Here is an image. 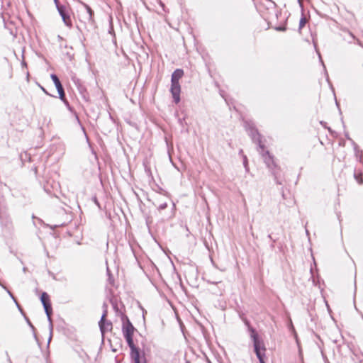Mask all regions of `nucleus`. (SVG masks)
I'll return each instance as SVG.
<instances>
[{"mask_svg": "<svg viewBox=\"0 0 363 363\" xmlns=\"http://www.w3.org/2000/svg\"><path fill=\"white\" fill-rule=\"evenodd\" d=\"M183 75L184 71L182 69H177L172 74L170 92L175 104H178L181 100V86L179 84V79L183 77Z\"/></svg>", "mask_w": 363, "mask_h": 363, "instance_id": "obj_1", "label": "nucleus"}, {"mask_svg": "<svg viewBox=\"0 0 363 363\" xmlns=\"http://www.w3.org/2000/svg\"><path fill=\"white\" fill-rule=\"evenodd\" d=\"M244 126L252 142L257 145L259 149L263 150L265 146L262 143V135L257 129L255 123L251 121H245L244 122Z\"/></svg>", "mask_w": 363, "mask_h": 363, "instance_id": "obj_2", "label": "nucleus"}, {"mask_svg": "<svg viewBox=\"0 0 363 363\" xmlns=\"http://www.w3.org/2000/svg\"><path fill=\"white\" fill-rule=\"evenodd\" d=\"M127 345L130 350V357L133 363H137L142 361L143 359H146L144 352L141 351L140 349L135 346L133 342V335L123 336Z\"/></svg>", "mask_w": 363, "mask_h": 363, "instance_id": "obj_3", "label": "nucleus"}, {"mask_svg": "<svg viewBox=\"0 0 363 363\" xmlns=\"http://www.w3.org/2000/svg\"><path fill=\"white\" fill-rule=\"evenodd\" d=\"M50 77L53 83L55 84L56 89L58 92L59 98L62 101H63V103L66 105L68 109L72 111V107L69 106V104L67 99H66L64 87L58 77L55 74H51Z\"/></svg>", "mask_w": 363, "mask_h": 363, "instance_id": "obj_4", "label": "nucleus"}, {"mask_svg": "<svg viewBox=\"0 0 363 363\" xmlns=\"http://www.w3.org/2000/svg\"><path fill=\"white\" fill-rule=\"evenodd\" d=\"M259 151L271 173H272L273 170L277 171L279 169L274 161V156L270 154L269 150H265L264 149L262 150L259 149Z\"/></svg>", "mask_w": 363, "mask_h": 363, "instance_id": "obj_5", "label": "nucleus"}, {"mask_svg": "<svg viewBox=\"0 0 363 363\" xmlns=\"http://www.w3.org/2000/svg\"><path fill=\"white\" fill-rule=\"evenodd\" d=\"M254 352L259 359V363H266L265 358H266V347L264 343V341L262 342H257L256 340H254V345H253Z\"/></svg>", "mask_w": 363, "mask_h": 363, "instance_id": "obj_6", "label": "nucleus"}, {"mask_svg": "<svg viewBox=\"0 0 363 363\" xmlns=\"http://www.w3.org/2000/svg\"><path fill=\"white\" fill-rule=\"evenodd\" d=\"M54 1L64 23L68 27H72V23L71 17L66 6L60 5L58 0H54Z\"/></svg>", "mask_w": 363, "mask_h": 363, "instance_id": "obj_7", "label": "nucleus"}, {"mask_svg": "<svg viewBox=\"0 0 363 363\" xmlns=\"http://www.w3.org/2000/svg\"><path fill=\"white\" fill-rule=\"evenodd\" d=\"M106 316L107 310L105 309L99 322L100 331L102 335V340H104L105 333L108 330H111L113 328L112 323L106 319Z\"/></svg>", "mask_w": 363, "mask_h": 363, "instance_id": "obj_8", "label": "nucleus"}, {"mask_svg": "<svg viewBox=\"0 0 363 363\" xmlns=\"http://www.w3.org/2000/svg\"><path fill=\"white\" fill-rule=\"evenodd\" d=\"M122 332L123 336L133 335L135 328L133 325L129 318L124 315L122 317Z\"/></svg>", "mask_w": 363, "mask_h": 363, "instance_id": "obj_9", "label": "nucleus"}, {"mask_svg": "<svg viewBox=\"0 0 363 363\" xmlns=\"http://www.w3.org/2000/svg\"><path fill=\"white\" fill-rule=\"evenodd\" d=\"M40 301L43 304L47 316H49V313H52V304L50 299V296L47 292H43L40 297Z\"/></svg>", "mask_w": 363, "mask_h": 363, "instance_id": "obj_10", "label": "nucleus"}, {"mask_svg": "<svg viewBox=\"0 0 363 363\" xmlns=\"http://www.w3.org/2000/svg\"><path fill=\"white\" fill-rule=\"evenodd\" d=\"M72 79H73L74 84L77 86V89H78L81 96L82 97V99L86 101H89V95L86 90V88L84 85L82 84L81 81L79 79H76L75 77H73Z\"/></svg>", "mask_w": 363, "mask_h": 363, "instance_id": "obj_11", "label": "nucleus"}, {"mask_svg": "<svg viewBox=\"0 0 363 363\" xmlns=\"http://www.w3.org/2000/svg\"><path fill=\"white\" fill-rule=\"evenodd\" d=\"M244 323L247 327V330L250 334V337L254 343V340H256L257 342L263 341L262 339L259 337L255 328H254L251 325L248 320L244 319Z\"/></svg>", "mask_w": 363, "mask_h": 363, "instance_id": "obj_12", "label": "nucleus"}, {"mask_svg": "<svg viewBox=\"0 0 363 363\" xmlns=\"http://www.w3.org/2000/svg\"><path fill=\"white\" fill-rule=\"evenodd\" d=\"M82 4L84 7V9H86V11L89 15V18H88L89 21L91 23H93L94 21V11L88 4L83 3V2H82Z\"/></svg>", "mask_w": 363, "mask_h": 363, "instance_id": "obj_13", "label": "nucleus"}, {"mask_svg": "<svg viewBox=\"0 0 363 363\" xmlns=\"http://www.w3.org/2000/svg\"><path fill=\"white\" fill-rule=\"evenodd\" d=\"M52 314V313H49V316H47L48 320L49 322V329H50V337L48 338V345H49L50 342L52 337L53 324H52V318H51Z\"/></svg>", "mask_w": 363, "mask_h": 363, "instance_id": "obj_14", "label": "nucleus"}, {"mask_svg": "<svg viewBox=\"0 0 363 363\" xmlns=\"http://www.w3.org/2000/svg\"><path fill=\"white\" fill-rule=\"evenodd\" d=\"M6 291L7 293L9 294V295L10 296V297L13 300V301L15 302L16 306L18 307L19 311L21 313V314L25 316L26 314L23 310V308H21V306H20V304L18 303L16 298H15V296L13 295V294L9 290V289H6Z\"/></svg>", "mask_w": 363, "mask_h": 363, "instance_id": "obj_15", "label": "nucleus"}, {"mask_svg": "<svg viewBox=\"0 0 363 363\" xmlns=\"http://www.w3.org/2000/svg\"><path fill=\"white\" fill-rule=\"evenodd\" d=\"M6 291L7 293L9 294V295L10 296V297L13 300V301L15 302L16 306L18 307L19 311L21 313V314L25 316L26 314L23 310V308H21V306H20V304L18 303L16 298H15V296L13 295V294L9 290V289H6Z\"/></svg>", "mask_w": 363, "mask_h": 363, "instance_id": "obj_16", "label": "nucleus"}, {"mask_svg": "<svg viewBox=\"0 0 363 363\" xmlns=\"http://www.w3.org/2000/svg\"><path fill=\"white\" fill-rule=\"evenodd\" d=\"M6 291L7 293L9 294V295L10 296V297L13 300V301L15 302L16 306L18 307L19 311L21 313V314L25 316L26 314L23 310V308H21V306H20V304L18 303L16 298H15V296L13 295V294L9 290V289H6Z\"/></svg>", "mask_w": 363, "mask_h": 363, "instance_id": "obj_17", "label": "nucleus"}, {"mask_svg": "<svg viewBox=\"0 0 363 363\" xmlns=\"http://www.w3.org/2000/svg\"><path fill=\"white\" fill-rule=\"evenodd\" d=\"M289 328L294 333V337L296 339V342L297 345H299V340H298V335H297V333H296V330L294 329V327L293 325V323H292V321H291V319H289Z\"/></svg>", "mask_w": 363, "mask_h": 363, "instance_id": "obj_18", "label": "nucleus"}, {"mask_svg": "<svg viewBox=\"0 0 363 363\" xmlns=\"http://www.w3.org/2000/svg\"><path fill=\"white\" fill-rule=\"evenodd\" d=\"M306 22H307V20H306V17L303 15L299 21L298 29L301 30L305 26Z\"/></svg>", "mask_w": 363, "mask_h": 363, "instance_id": "obj_19", "label": "nucleus"}, {"mask_svg": "<svg viewBox=\"0 0 363 363\" xmlns=\"http://www.w3.org/2000/svg\"><path fill=\"white\" fill-rule=\"evenodd\" d=\"M272 174L274 176V181L277 184H282V182L279 179L278 177V174H277V171L276 170H273Z\"/></svg>", "mask_w": 363, "mask_h": 363, "instance_id": "obj_20", "label": "nucleus"}, {"mask_svg": "<svg viewBox=\"0 0 363 363\" xmlns=\"http://www.w3.org/2000/svg\"><path fill=\"white\" fill-rule=\"evenodd\" d=\"M242 159H243L244 167H245V170L247 172L249 170L247 157L246 155H242Z\"/></svg>", "mask_w": 363, "mask_h": 363, "instance_id": "obj_21", "label": "nucleus"}, {"mask_svg": "<svg viewBox=\"0 0 363 363\" xmlns=\"http://www.w3.org/2000/svg\"><path fill=\"white\" fill-rule=\"evenodd\" d=\"M354 177L359 184H363V179L362 178L361 176L354 172Z\"/></svg>", "mask_w": 363, "mask_h": 363, "instance_id": "obj_22", "label": "nucleus"}, {"mask_svg": "<svg viewBox=\"0 0 363 363\" xmlns=\"http://www.w3.org/2000/svg\"><path fill=\"white\" fill-rule=\"evenodd\" d=\"M267 238L269 239H270L272 241V243L270 245V249L272 250H273L274 249V243L276 242L277 241V239H274L272 237V234H269Z\"/></svg>", "mask_w": 363, "mask_h": 363, "instance_id": "obj_23", "label": "nucleus"}, {"mask_svg": "<svg viewBox=\"0 0 363 363\" xmlns=\"http://www.w3.org/2000/svg\"><path fill=\"white\" fill-rule=\"evenodd\" d=\"M24 318H25L26 323L29 325V327L32 329V330L33 332H35V328L34 325L32 324V323L30 322V319L26 315H25Z\"/></svg>", "mask_w": 363, "mask_h": 363, "instance_id": "obj_24", "label": "nucleus"}, {"mask_svg": "<svg viewBox=\"0 0 363 363\" xmlns=\"http://www.w3.org/2000/svg\"><path fill=\"white\" fill-rule=\"evenodd\" d=\"M167 207V203L166 202L163 203H161L159 206H158V210L159 211H162V210H164Z\"/></svg>", "mask_w": 363, "mask_h": 363, "instance_id": "obj_25", "label": "nucleus"}, {"mask_svg": "<svg viewBox=\"0 0 363 363\" xmlns=\"http://www.w3.org/2000/svg\"><path fill=\"white\" fill-rule=\"evenodd\" d=\"M276 30H279V31H285L286 30V26H280L277 27Z\"/></svg>", "mask_w": 363, "mask_h": 363, "instance_id": "obj_26", "label": "nucleus"}, {"mask_svg": "<svg viewBox=\"0 0 363 363\" xmlns=\"http://www.w3.org/2000/svg\"><path fill=\"white\" fill-rule=\"evenodd\" d=\"M352 143L354 145V152H355L356 155H357L358 145L354 141H352Z\"/></svg>", "mask_w": 363, "mask_h": 363, "instance_id": "obj_27", "label": "nucleus"}, {"mask_svg": "<svg viewBox=\"0 0 363 363\" xmlns=\"http://www.w3.org/2000/svg\"><path fill=\"white\" fill-rule=\"evenodd\" d=\"M109 33L112 34V33H114V31H113V24H112V22L111 21L110 23V28H109V30H108Z\"/></svg>", "mask_w": 363, "mask_h": 363, "instance_id": "obj_28", "label": "nucleus"}, {"mask_svg": "<svg viewBox=\"0 0 363 363\" xmlns=\"http://www.w3.org/2000/svg\"><path fill=\"white\" fill-rule=\"evenodd\" d=\"M94 203H96V205L99 208H101L100 203H99V202L98 201V200H97L96 197H94Z\"/></svg>", "mask_w": 363, "mask_h": 363, "instance_id": "obj_29", "label": "nucleus"}, {"mask_svg": "<svg viewBox=\"0 0 363 363\" xmlns=\"http://www.w3.org/2000/svg\"><path fill=\"white\" fill-rule=\"evenodd\" d=\"M40 87L41 89V90L47 95H49L50 96V94L47 91V90L42 86L40 85Z\"/></svg>", "mask_w": 363, "mask_h": 363, "instance_id": "obj_30", "label": "nucleus"}, {"mask_svg": "<svg viewBox=\"0 0 363 363\" xmlns=\"http://www.w3.org/2000/svg\"><path fill=\"white\" fill-rule=\"evenodd\" d=\"M345 135L346 138L347 140H350L352 143V141H354L352 138H350L348 133H345Z\"/></svg>", "mask_w": 363, "mask_h": 363, "instance_id": "obj_31", "label": "nucleus"}, {"mask_svg": "<svg viewBox=\"0 0 363 363\" xmlns=\"http://www.w3.org/2000/svg\"><path fill=\"white\" fill-rule=\"evenodd\" d=\"M184 121V118H179V123L181 125H183V123Z\"/></svg>", "mask_w": 363, "mask_h": 363, "instance_id": "obj_32", "label": "nucleus"}, {"mask_svg": "<svg viewBox=\"0 0 363 363\" xmlns=\"http://www.w3.org/2000/svg\"><path fill=\"white\" fill-rule=\"evenodd\" d=\"M21 65H22L23 67H27V64H26V62L24 60H23V61H22V62H21Z\"/></svg>", "mask_w": 363, "mask_h": 363, "instance_id": "obj_33", "label": "nucleus"}, {"mask_svg": "<svg viewBox=\"0 0 363 363\" xmlns=\"http://www.w3.org/2000/svg\"><path fill=\"white\" fill-rule=\"evenodd\" d=\"M358 160L360 162L363 163V157L362 155H360L359 157H358Z\"/></svg>", "mask_w": 363, "mask_h": 363, "instance_id": "obj_34", "label": "nucleus"}, {"mask_svg": "<svg viewBox=\"0 0 363 363\" xmlns=\"http://www.w3.org/2000/svg\"><path fill=\"white\" fill-rule=\"evenodd\" d=\"M325 74H326V79H327L328 82H329V76H328V74L326 71H325Z\"/></svg>", "mask_w": 363, "mask_h": 363, "instance_id": "obj_35", "label": "nucleus"}, {"mask_svg": "<svg viewBox=\"0 0 363 363\" xmlns=\"http://www.w3.org/2000/svg\"><path fill=\"white\" fill-rule=\"evenodd\" d=\"M27 270H28V268H27V267H24L23 268V272H27Z\"/></svg>", "mask_w": 363, "mask_h": 363, "instance_id": "obj_36", "label": "nucleus"}, {"mask_svg": "<svg viewBox=\"0 0 363 363\" xmlns=\"http://www.w3.org/2000/svg\"><path fill=\"white\" fill-rule=\"evenodd\" d=\"M107 274H108V277L111 276V272L108 268H107Z\"/></svg>", "mask_w": 363, "mask_h": 363, "instance_id": "obj_37", "label": "nucleus"}, {"mask_svg": "<svg viewBox=\"0 0 363 363\" xmlns=\"http://www.w3.org/2000/svg\"><path fill=\"white\" fill-rule=\"evenodd\" d=\"M108 280H109L110 283H111V281H112V278H111V276L109 277Z\"/></svg>", "mask_w": 363, "mask_h": 363, "instance_id": "obj_38", "label": "nucleus"}, {"mask_svg": "<svg viewBox=\"0 0 363 363\" xmlns=\"http://www.w3.org/2000/svg\"><path fill=\"white\" fill-rule=\"evenodd\" d=\"M239 154H240V155H241V154L242 155V154H243V151H242V150H240Z\"/></svg>", "mask_w": 363, "mask_h": 363, "instance_id": "obj_39", "label": "nucleus"}, {"mask_svg": "<svg viewBox=\"0 0 363 363\" xmlns=\"http://www.w3.org/2000/svg\"><path fill=\"white\" fill-rule=\"evenodd\" d=\"M335 104L337 106V107H339V104H338V102L337 101V100L335 101Z\"/></svg>", "mask_w": 363, "mask_h": 363, "instance_id": "obj_40", "label": "nucleus"}, {"mask_svg": "<svg viewBox=\"0 0 363 363\" xmlns=\"http://www.w3.org/2000/svg\"><path fill=\"white\" fill-rule=\"evenodd\" d=\"M350 35H351V36H352L353 38H354V35H353V34H352V33H350Z\"/></svg>", "mask_w": 363, "mask_h": 363, "instance_id": "obj_41", "label": "nucleus"}, {"mask_svg": "<svg viewBox=\"0 0 363 363\" xmlns=\"http://www.w3.org/2000/svg\"><path fill=\"white\" fill-rule=\"evenodd\" d=\"M306 233L307 235H308V233H309L308 230H306Z\"/></svg>", "mask_w": 363, "mask_h": 363, "instance_id": "obj_42", "label": "nucleus"}, {"mask_svg": "<svg viewBox=\"0 0 363 363\" xmlns=\"http://www.w3.org/2000/svg\"><path fill=\"white\" fill-rule=\"evenodd\" d=\"M319 57H320V60L321 61V62L323 63V61H322V58L320 57V56L319 55Z\"/></svg>", "mask_w": 363, "mask_h": 363, "instance_id": "obj_43", "label": "nucleus"}, {"mask_svg": "<svg viewBox=\"0 0 363 363\" xmlns=\"http://www.w3.org/2000/svg\"><path fill=\"white\" fill-rule=\"evenodd\" d=\"M212 284H217L218 282H215V281H213L211 282Z\"/></svg>", "mask_w": 363, "mask_h": 363, "instance_id": "obj_44", "label": "nucleus"}, {"mask_svg": "<svg viewBox=\"0 0 363 363\" xmlns=\"http://www.w3.org/2000/svg\"><path fill=\"white\" fill-rule=\"evenodd\" d=\"M298 3L301 4V1L300 0H298Z\"/></svg>", "mask_w": 363, "mask_h": 363, "instance_id": "obj_45", "label": "nucleus"}]
</instances>
